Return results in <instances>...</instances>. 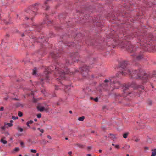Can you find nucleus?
<instances>
[{"instance_id":"19","label":"nucleus","mask_w":156,"mask_h":156,"mask_svg":"<svg viewBox=\"0 0 156 156\" xmlns=\"http://www.w3.org/2000/svg\"><path fill=\"white\" fill-rule=\"evenodd\" d=\"M143 58L142 55H140L136 56V59L138 60L141 59Z\"/></svg>"},{"instance_id":"30","label":"nucleus","mask_w":156,"mask_h":156,"mask_svg":"<svg viewBox=\"0 0 156 156\" xmlns=\"http://www.w3.org/2000/svg\"><path fill=\"white\" fill-rule=\"evenodd\" d=\"M37 129L39 130L40 132L42 133H43L44 132V130L43 129H41L40 128H37Z\"/></svg>"},{"instance_id":"31","label":"nucleus","mask_w":156,"mask_h":156,"mask_svg":"<svg viewBox=\"0 0 156 156\" xmlns=\"http://www.w3.org/2000/svg\"><path fill=\"white\" fill-rule=\"evenodd\" d=\"M37 118H40L41 117V114H37Z\"/></svg>"},{"instance_id":"56","label":"nucleus","mask_w":156,"mask_h":156,"mask_svg":"<svg viewBox=\"0 0 156 156\" xmlns=\"http://www.w3.org/2000/svg\"><path fill=\"white\" fill-rule=\"evenodd\" d=\"M112 145L114 146H115V144H112Z\"/></svg>"},{"instance_id":"61","label":"nucleus","mask_w":156,"mask_h":156,"mask_svg":"<svg viewBox=\"0 0 156 156\" xmlns=\"http://www.w3.org/2000/svg\"><path fill=\"white\" fill-rule=\"evenodd\" d=\"M43 142H44L45 140H43Z\"/></svg>"},{"instance_id":"25","label":"nucleus","mask_w":156,"mask_h":156,"mask_svg":"<svg viewBox=\"0 0 156 156\" xmlns=\"http://www.w3.org/2000/svg\"><path fill=\"white\" fill-rule=\"evenodd\" d=\"M20 145L22 147H24V143L23 142H20Z\"/></svg>"},{"instance_id":"29","label":"nucleus","mask_w":156,"mask_h":156,"mask_svg":"<svg viewBox=\"0 0 156 156\" xmlns=\"http://www.w3.org/2000/svg\"><path fill=\"white\" fill-rule=\"evenodd\" d=\"M6 125H8L9 127H11L12 126V124L10 123H8L6 124Z\"/></svg>"},{"instance_id":"28","label":"nucleus","mask_w":156,"mask_h":156,"mask_svg":"<svg viewBox=\"0 0 156 156\" xmlns=\"http://www.w3.org/2000/svg\"><path fill=\"white\" fill-rule=\"evenodd\" d=\"M137 88H141L142 90H144V87L143 86H141L140 85H139L137 87Z\"/></svg>"},{"instance_id":"12","label":"nucleus","mask_w":156,"mask_h":156,"mask_svg":"<svg viewBox=\"0 0 156 156\" xmlns=\"http://www.w3.org/2000/svg\"><path fill=\"white\" fill-rule=\"evenodd\" d=\"M152 151L151 156H156V149H154L151 150Z\"/></svg>"},{"instance_id":"11","label":"nucleus","mask_w":156,"mask_h":156,"mask_svg":"<svg viewBox=\"0 0 156 156\" xmlns=\"http://www.w3.org/2000/svg\"><path fill=\"white\" fill-rule=\"evenodd\" d=\"M81 69V71H82L81 73L82 74V75H83V71H85L87 74L88 71V67L85 66H83L82 68V69Z\"/></svg>"},{"instance_id":"27","label":"nucleus","mask_w":156,"mask_h":156,"mask_svg":"<svg viewBox=\"0 0 156 156\" xmlns=\"http://www.w3.org/2000/svg\"><path fill=\"white\" fill-rule=\"evenodd\" d=\"M110 135L111 136V137L112 138H116L115 136L113 134H110Z\"/></svg>"},{"instance_id":"8","label":"nucleus","mask_w":156,"mask_h":156,"mask_svg":"<svg viewBox=\"0 0 156 156\" xmlns=\"http://www.w3.org/2000/svg\"><path fill=\"white\" fill-rule=\"evenodd\" d=\"M114 84V87L116 88H118L121 86V84L119 81L115 82L114 81H111V84Z\"/></svg>"},{"instance_id":"49","label":"nucleus","mask_w":156,"mask_h":156,"mask_svg":"<svg viewBox=\"0 0 156 156\" xmlns=\"http://www.w3.org/2000/svg\"><path fill=\"white\" fill-rule=\"evenodd\" d=\"M37 156H39V154L38 153H37L36 154Z\"/></svg>"},{"instance_id":"41","label":"nucleus","mask_w":156,"mask_h":156,"mask_svg":"<svg viewBox=\"0 0 156 156\" xmlns=\"http://www.w3.org/2000/svg\"><path fill=\"white\" fill-rule=\"evenodd\" d=\"M152 101H149V104L150 105H152Z\"/></svg>"},{"instance_id":"43","label":"nucleus","mask_w":156,"mask_h":156,"mask_svg":"<svg viewBox=\"0 0 156 156\" xmlns=\"http://www.w3.org/2000/svg\"><path fill=\"white\" fill-rule=\"evenodd\" d=\"M68 154H70V155L72 154V152L71 151L69 152H68Z\"/></svg>"},{"instance_id":"21","label":"nucleus","mask_w":156,"mask_h":156,"mask_svg":"<svg viewBox=\"0 0 156 156\" xmlns=\"http://www.w3.org/2000/svg\"><path fill=\"white\" fill-rule=\"evenodd\" d=\"M36 68H35L33 70V75H35L36 74Z\"/></svg>"},{"instance_id":"32","label":"nucleus","mask_w":156,"mask_h":156,"mask_svg":"<svg viewBox=\"0 0 156 156\" xmlns=\"http://www.w3.org/2000/svg\"><path fill=\"white\" fill-rule=\"evenodd\" d=\"M148 5L149 6H151L152 5V3L151 2H149L148 3Z\"/></svg>"},{"instance_id":"14","label":"nucleus","mask_w":156,"mask_h":156,"mask_svg":"<svg viewBox=\"0 0 156 156\" xmlns=\"http://www.w3.org/2000/svg\"><path fill=\"white\" fill-rule=\"evenodd\" d=\"M76 145L78 147H79L81 148H83L84 147V145L83 144H76Z\"/></svg>"},{"instance_id":"1","label":"nucleus","mask_w":156,"mask_h":156,"mask_svg":"<svg viewBox=\"0 0 156 156\" xmlns=\"http://www.w3.org/2000/svg\"><path fill=\"white\" fill-rule=\"evenodd\" d=\"M127 65V62L126 61H123L121 62L120 68L123 69V70L121 72H119L117 73L115 75L116 77H121L122 75L125 76L126 74H128L130 75L132 78H135L133 75H135L136 76H137L139 70L133 71L131 72L130 69L126 68Z\"/></svg>"},{"instance_id":"46","label":"nucleus","mask_w":156,"mask_h":156,"mask_svg":"<svg viewBox=\"0 0 156 156\" xmlns=\"http://www.w3.org/2000/svg\"><path fill=\"white\" fill-rule=\"evenodd\" d=\"M32 129H33L34 130H36V128L35 127H33L32 128Z\"/></svg>"},{"instance_id":"20","label":"nucleus","mask_w":156,"mask_h":156,"mask_svg":"<svg viewBox=\"0 0 156 156\" xmlns=\"http://www.w3.org/2000/svg\"><path fill=\"white\" fill-rule=\"evenodd\" d=\"M111 81H112V80L111 79H109V80L106 79V80H105L104 81V83H106L108 82L109 81H110V83H111Z\"/></svg>"},{"instance_id":"48","label":"nucleus","mask_w":156,"mask_h":156,"mask_svg":"<svg viewBox=\"0 0 156 156\" xmlns=\"http://www.w3.org/2000/svg\"><path fill=\"white\" fill-rule=\"evenodd\" d=\"M99 152L100 153H101V152H102V150H99Z\"/></svg>"},{"instance_id":"64","label":"nucleus","mask_w":156,"mask_h":156,"mask_svg":"<svg viewBox=\"0 0 156 156\" xmlns=\"http://www.w3.org/2000/svg\"><path fill=\"white\" fill-rule=\"evenodd\" d=\"M66 64H67V65H68V64H67V63H66Z\"/></svg>"},{"instance_id":"3","label":"nucleus","mask_w":156,"mask_h":156,"mask_svg":"<svg viewBox=\"0 0 156 156\" xmlns=\"http://www.w3.org/2000/svg\"><path fill=\"white\" fill-rule=\"evenodd\" d=\"M68 70H69L65 67L64 69H60L57 71L55 73H56V76L58 77L57 78V79H59L60 80L61 79L64 78L65 74L69 73V72Z\"/></svg>"},{"instance_id":"51","label":"nucleus","mask_w":156,"mask_h":156,"mask_svg":"<svg viewBox=\"0 0 156 156\" xmlns=\"http://www.w3.org/2000/svg\"><path fill=\"white\" fill-rule=\"evenodd\" d=\"M34 121L35 122H36L37 121V119H34Z\"/></svg>"},{"instance_id":"33","label":"nucleus","mask_w":156,"mask_h":156,"mask_svg":"<svg viewBox=\"0 0 156 156\" xmlns=\"http://www.w3.org/2000/svg\"><path fill=\"white\" fill-rule=\"evenodd\" d=\"M140 140L138 138H136L135 140V141L136 142H138Z\"/></svg>"},{"instance_id":"58","label":"nucleus","mask_w":156,"mask_h":156,"mask_svg":"<svg viewBox=\"0 0 156 156\" xmlns=\"http://www.w3.org/2000/svg\"><path fill=\"white\" fill-rule=\"evenodd\" d=\"M6 100H7L8 99V98H5Z\"/></svg>"},{"instance_id":"34","label":"nucleus","mask_w":156,"mask_h":156,"mask_svg":"<svg viewBox=\"0 0 156 156\" xmlns=\"http://www.w3.org/2000/svg\"><path fill=\"white\" fill-rule=\"evenodd\" d=\"M115 147L117 149H119V145H115Z\"/></svg>"},{"instance_id":"4","label":"nucleus","mask_w":156,"mask_h":156,"mask_svg":"<svg viewBox=\"0 0 156 156\" xmlns=\"http://www.w3.org/2000/svg\"><path fill=\"white\" fill-rule=\"evenodd\" d=\"M26 12L29 15V17L25 16H22V19L23 20H27L29 18L32 20L33 17L36 14V12H35L32 9H30L29 7L26 10Z\"/></svg>"},{"instance_id":"23","label":"nucleus","mask_w":156,"mask_h":156,"mask_svg":"<svg viewBox=\"0 0 156 156\" xmlns=\"http://www.w3.org/2000/svg\"><path fill=\"white\" fill-rule=\"evenodd\" d=\"M30 152L33 153H36L37 152V151L35 149H31Z\"/></svg>"},{"instance_id":"44","label":"nucleus","mask_w":156,"mask_h":156,"mask_svg":"<svg viewBox=\"0 0 156 156\" xmlns=\"http://www.w3.org/2000/svg\"><path fill=\"white\" fill-rule=\"evenodd\" d=\"M87 148L88 149H90L91 148V147H90L89 146L87 147Z\"/></svg>"},{"instance_id":"50","label":"nucleus","mask_w":156,"mask_h":156,"mask_svg":"<svg viewBox=\"0 0 156 156\" xmlns=\"http://www.w3.org/2000/svg\"><path fill=\"white\" fill-rule=\"evenodd\" d=\"M69 113H70V114H72V111H69Z\"/></svg>"},{"instance_id":"55","label":"nucleus","mask_w":156,"mask_h":156,"mask_svg":"<svg viewBox=\"0 0 156 156\" xmlns=\"http://www.w3.org/2000/svg\"><path fill=\"white\" fill-rule=\"evenodd\" d=\"M43 80V79H41V81H42Z\"/></svg>"},{"instance_id":"18","label":"nucleus","mask_w":156,"mask_h":156,"mask_svg":"<svg viewBox=\"0 0 156 156\" xmlns=\"http://www.w3.org/2000/svg\"><path fill=\"white\" fill-rule=\"evenodd\" d=\"M85 118V117L84 116H82L81 117H80L78 118L79 120L80 121H83Z\"/></svg>"},{"instance_id":"24","label":"nucleus","mask_w":156,"mask_h":156,"mask_svg":"<svg viewBox=\"0 0 156 156\" xmlns=\"http://www.w3.org/2000/svg\"><path fill=\"white\" fill-rule=\"evenodd\" d=\"M13 151H19V148L18 147H16L13 149Z\"/></svg>"},{"instance_id":"54","label":"nucleus","mask_w":156,"mask_h":156,"mask_svg":"<svg viewBox=\"0 0 156 156\" xmlns=\"http://www.w3.org/2000/svg\"><path fill=\"white\" fill-rule=\"evenodd\" d=\"M10 122H13V121H12V120H11V121H10Z\"/></svg>"},{"instance_id":"26","label":"nucleus","mask_w":156,"mask_h":156,"mask_svg":"<svg viewBox=\"0 0 156 156\" xmlns=\"http://www.w3.org/2000/svg\"><path fill=\"white\" fill-rule=\"evenodd\" d=\"M12 118L14 120H16L18 119V117L17 116L15 117L14 116H12Z\"/></svg>"},{"instance_id":"7","label":"nucleus","mask_w":156,"mask_h":156,"mask_svg":"<svg viewBox=\"0 0 156 156\" xmlns=\"http://www.w3.org/2000/svg\"><path fill=\"white\" fill-rule=\"evenodd\" d=\"M127 49H128L129 51L131 53L135 51L136 47L135 46H133L132 45H130L128 46V47H127Z\"/></svg>"},{"instance_id":"36","label":"nucleus","mask_w":156,"mask_h":156,"mask_svg":"<svg viewBox=\"0 0 156 156\" xmlns=\"http://www.w3.org/2000/svg\"><path fill=\"white\" fill-rule=\"evenodd\" d=\"M19 131H20V132H22L23 130V129L22 128H19Z\"/></svg>"},{"instance_id":"45","label":"nucleus","mask_w":156,"mask_h":156,"mask_svg":"<svg viewBox=\"0 0 156 156\" xmlns=\"http://www.w3.org/2000/svg\"><path fill=\"white\" fill-rule=\"evenodd\" d=\"M87 156H91V155L90 154H87Z\"/></svg>"},{"instance_id":"37","label":"nucleus","mask_w":156,"mask_h":156,"mask_svg":"<svg viewBox=\"0 0 156 156\" xmlns=\"http://www.w3.org/2000/svg\"><path fill=\"white\" fill-rule=\"evenodd\" d=\"M48 74H47L46 76H45V79L46 80H47L48 79Z\"/></svg>"},{"instance_id":"42","label":"nucleus","mask_w":156,"mask_h":156,"mask_svg":"<svg viewBox=\"0 0 156 156\" xmlns=\"http://www.w3.org/2000/svg\"><path fill=\"white\" fill-rule=\"evenodd\" d=\"M12 99L15 100H16V101H19V99H17L16 98H12Z\"/></svg>"},{"instance_id":"22","label":"nucleus","mask_w":156,"mask_h":156,"mask_svg":"<svg viewBox=\"0 0 156 156\" xmlns=\"http://www.w3.org/2000/svg\"><path fill=\"white\" fill-rule=\"evenodd\" d=\"M18 115L19 117H22L23 115V113L20 111H19L18 112Z\"/></svg>"},{"instance_id":"9","label":"nucleus","mask_w":156,"mask_h":156,"mask_svg":"<svg viewBox=\"0 0 156 156\" xmlns=\"http://www.w3.org/2000/svg\"><path fill=\"white\" fill-rule=\"evenodd\" d=\"M79 56L78 54L77 53H75L72 55V58L74 62L78 61L79 60Z\"/></svg>"},{"instance_id":"53","label":"nucleus","mask_w":156,"mask_h":156,"mask_svg":"<svg viewBox=\"0 0 156 156\" xmlns=\"http://www.w3.org/2000/svg\"><path fill=\"white\" fill-rule=\"evenodd\" d=\"M65 140H68V138H67V137H66L65 138Z\"/></svg>"},{"instance_id":"62","label":"nucleus","mask_w":156,"mask_h":156,"mask_svg":"<svg viewBox=\"0 0 156 156\" xmlns=\"http://www.w3.org/2000/svg\"><path fill=\"white\" fill-rule=\"evenodd\" d=\"M110 150H112V148H110Z\"/></svg>"},{"instance_id":"59","label":"nucleus","mask_w":156,"mask_h":156,"mask_svg":"<svg viewBox=\"0 0 156 156\" xmlns=\"http://www.w3.org/2000/svg\"><path fill=\"white\" fill-rule=\"evenodd\" d=\"M19 156H22V155L21 154H20Z\"/></svg>"},{"instance_id":"5","label":"nucleus","mask_w":156,"mask_h":156,"mask_svg":"<svg viewBox=\"0 0 156 156\" xmlns=\"http://www.w3.org/2000/svg\"><path fill=\"white\" fill-rule=\"evenodd\" d=\"M40 5L39 3H36L33 4L30 7V9H32L35 12H36V11L38 10L39 6Z\"/></svg>"},{"instance_id":"17","label":"nucleus","mask_w":156,"mask_h":156,"mask_svg":"<svg viewBox=\"0 0 156 156\" xmlns=\"http://www.w3.org/2000/svg\"><path fill=\"white\" fill-rule=\"evenodd\" d=\"M5 137L1 139V142L4 144H6L7 143V141L5 140H4V139L5 138Z\"/></svg>"},{"instance_id":"2","label":"nucleus","mask_w":156,"mask_h":156,"mask_svg":"<svg viewBox=\"0 0 156 156\" xmlns=\"http://www.w3.org/2000/svg\"><path fill=\"white\" fill-rule=\"evenodd\" d=\"M133 76L135 79H142L144 82H145L148 81L150 79L152 78L153 77H156V71H154L153 74H151L149 73H144L142 71L139 70L137 76L134 75Z\"/></svg>"},{"instance_id":"52","label":"nucleus","mask_w":156,"mask_h":156,"mask_svg":"<svg viewBox=\"0 0 156 156\" xmlns=\"http://www.w3.org/2000/svg\"><path fill=\"white\" fill-rule=\"evenodd\" d=\"M5 134L6 135H9V134L8 133V132H7L5 133Z\"/></svg>"},{"instance_id":"15","label":"nucleus","mask_w":156,"mask_h":156,"mask_svg":"<svg viewBox=\"0 0 156 156\" xmlns=\"http://www.w3.org/2000/svg\"><path fill=\"white\" fill-rule=\"evenodd\" d=\"M33 122V121L30 120V121H29L27 122L26 124L28 127H30V124H31Z\"/></svg>"},{"instance_id":"13","label":"nucleus","mask_w":156,"mask_h":156,"mask_svg":"<svg viewBox=\"0 0 156 156\" xmlns=\"http://www.w3.org/2000/svg\"><path fill=\"white\" fill-rule=\"evenodd\" d=\"M37 108L40 112H42L44 110H47V109H45L44 107H38Z\"/></svg>"},{"instance_id":"38","label":"nucleus","mask_w":156,"mask_h":156,"mask_svg":"<svg viewBox=\"0 0 156 156\" xmlns=\"http://www.w3.org/2000/svg\"><path fill=\"white\" fill-rule=\"evenodd\" d=\"M4 110V108L3 107H1V108H0V111H3Z\"/></svg>"},{"instance_id":"39","label":"nucleus","mask_w":156,"mask_h":156,"mask_svg":"<svg viewBox=\"0 0 156 156\" xmlns=\"http://www.w3.org/2000/svg\"><path fill=\"white\" fill-rule=\"evenodd\" d=\"M1 128V129L3 130H4L5 129V128L4 126H2Z\"/></svg>"},{"instance_id":"16","label":"nucleus","mask_w":156,"mask_h":156,"mask_svg":"<svg viewBox=\"0 0 156 156\" xmlns=\"http://www.w3.org/2000/svg\"><path fill=\"white\" fill-rule=\"evenodd\" d=\"M129 134V133L128 132L126 133H124L123 135V136L124 138H126Z\"/></svg>"},{"instance_id":"10","label":"nucleus","mask_w":156,"mask_h":156,"mask_svg":"<svg viewBox=\"0 0 156 156\" xmlns=\"http://www.w3.org/2000/svg\"><path fill=\"white\" fill-rule=\"evenodd\" d=\"M51 0H47L44 2V8H45V10H48L49 8V7L48 5V2L50 1Z\"/></svg>"},{"instance_id":"47","label":"nucleus","mask_w":156,"mask_h":156,"mask_svg":"<svg viewBox=\"0 0 156 156\" xmlns=\"http://www.w3.org/2000/svg\"><path fill=\"white\" fill-rule=\"evenodd\" d=\"M104 85H105V86H106V85H106V84H103V85L102 87H104V88H105V87H104Z\"/></svg>"},{"instance_id":"6","label":"nucleus","mask_w":156,"mask_h":156,"mask_svg":"<svg viewBox=\"0 0 156 156\" xmlns=\"http://www.w3.org/2000/svg\"><path fill=\"white\" fill-rule=\"evenodd\" d=\"M123 92L124 93L123 96H126L129 94H131V92H129L128 87L126 86H123L122 87Z\"/></svg>"},{"instance_id":"40","label":"nucleus","mask_w":156,"mask_h":156,"mask_svg":"<svg viewBox=\"0 0 156 156\" xmlns=\"http://www.w3.org/2000/svg\"><path fill=\"white\" fill-rule=\"evenodd\" d=\"M47 137L49 139H51V137L49 135H48L47 136Z\"/></svg>"},{"instance_id":"63","label":"nucleus","mask_w":156,"mask_h":156,"mask_svg":"<svg viewBox=\"0 0 156 156\" xmlns=\"http://www.w3.org/2000/svg\"><path fill=\"white\" fill-rule=\"evenodd\" d=\"M25 156H28L27 155H25Z\"/></svg>"},{"instance_id":"57","label":"nucleus","mask_w":156,"mask_h":156,"mask_svg":"<svg viewBox=\"0 0 156 156\" xmlns=\"http://www.w3.org/2000/svg\"><path fill=\"white\" fill-rule=\"evenodd\" d=\"M126 156H129V154H127Z\"/></svg>"},{"instance_id":"60","label":"nucleus","mask_w":156,"mask_h":156,"mask_svg":"<svg viewBox=\"0 0 156 156\" xmlns=\"http://www.w3.org/2000/svg\"><path fill=\"white\" fill-rule=\"evenodd\" d=\"M145 148L146 149H148V147H145Z\"/></svg>"},{"instance_id":"35","label":"nucleus","mask_w":156,"mask_h":156,"mask_svg":"<svg viewBox=\"0 0 156 156\" xmlns=\"http://www.w3.org/2000/svg\"><path fill=\"white\" fill-rule=\"evenodd\" d=\"M94 100L96 102H98V98H96L94 99Z\"/></svg>"}]
</instances>
